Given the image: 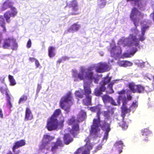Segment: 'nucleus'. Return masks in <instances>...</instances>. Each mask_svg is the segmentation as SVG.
Masks as SVG:
<instances>
[{
  "label": "nucleus",
  "mask_w": 154,
  "mask_h": 154,
  "mask_svg": "<svg viewBox=\"0 0 154 154\" xmlns=\"http://www.w3.org/2000/svg\"><path fill=\"white\" fill-rule=\"evenodd\" d=\"M149 26H145L142 27L141 28L142 34L143 35H144L145 31L146 29L149 28Z\"/></svg>",
  "instance_id": "c03bdc74"
},
{
  "label": "nucleus",
  "mask_w": 154,
  "mask_h": 154,
  "mask_svg": "<svg viewBox=\"0 0 154 154\" xmlns=\"http://www.w3.org/2000/svg\"><path fill=\"white\" fill-rule=\"evenodd\" d=\"M141 134L143 136H147L150 134L151 132L147 128H144L141 131Z\"/></svg>",
  "instance_id": "2f4dec72"
},
{
  "label": "nucleus",
  "mask_w": 154,
  "mask_h": 154,
  "mask_svg": "<svg viewBox=\"0 0 154 154\" xmlns=\"http://www.w3.org/2000/svg\"><path fill=\"white\" fill-rule=\"evenodd\" d=\"M106 4V1L102 0H97V5L99 8H104Z\"/></svg>",
  "instance_id": "cd10ccee"
},
{
  "label": "nucleus",
  "mask_w": 154,
  "mask_h": 154,
  "mask_svg": "<svg viewBox=\"0 0 154 154\" xmlns=\"http://www.w3.org/2000/svg\"><path fill=\"white\" fill-rule=\"evenodd\" d=\"M73 100L71 92L68 91L61 98L60 101V106L61 109L67 111L73 104Z\"/></svg>",
  "instance_id": "7ed1b4c3"
},
{
  "label": "nucleus",
  "mask_w": 154,
  "mask_h": 154,
  "mask_svg": "<svg viewBox=\"0 0 154 154\" xmlns=\"http://www.w3.org/2000/svg\"><path fill=\"white\" fill-rule=\"evenodd\" d=\"M96 116L97 119H93V124L91 126V129L90 130L91 133L94 135H96L98 131H100V129L98 128L99 126V125H100L101 122L100 115H99V114H98Z\"/></svg>",
  "instance_id": "6e6552de"
},
{
  "label": "nucleus",
  "mask_w": 154,
  "mask_h": 154,
  "mask_svg": "<svg viewBox=\"0 0 154 154\" xmlns=\"http://www.w3.org/2000/svg\"><path fill=\"white\" fill-rule=\"evenodd\" d=\"M143 17L144 14L139 11L137 8L134 7L132 9L130 17L136 27L138 26L140 19H142Z\"/></svg>",
  "instance_id": "39448f33"
},
{
  "label": "nucleus",
  "mask_w": 154,
  "mask_h": 154,
  "mask_svg": "<svg viewBox=\"0 0 154 154\" xmlns=\"http://www.w3.org/2000/svg\"><path fill=\"white\" fill-rule=\"evenodd\" d=\"M18 45L16 40L12 38H6L4 40L1 47L3 49H9L11 48L12 50H16Z\"/></svg>",
  "instance_id": "423d86ee"
},
{
  "label": "nucleus",
  "mask_w": 154,
  "mask_h": 154,
  "mask_svg": "<svg viewBox=\"0 0 154 154\" xmlns=\"http://www.w3.org/2000/svg\"><path fill=\"white\" fill-rule=\"evenodd\" d=\"M49 142L48 141L45 142L42 140V143L39 146V149L40 150H42L44 149H46L48 150L49 149L48 146Z\"/></svg>",
  "instance_id": "b1692460"
},
{
  "label": "nucleus",
  "mask_w": 154,
  "mask_h": 154,
  "mask_svg": "<svg viewBox=\"0 0 154 154\" xmlns=\"http://www.w3.org/2000/svg\"><path fill=\"white\" fill-rule=\"evenodd\" d=\"M117 64L120 66L124 67V60H119L117 62Z\"/></svg>",
  "instance_id": "864d4df0"
},
{
  "label": "nucleus",
  "mask_w": 154,
  "mask_h": 154,
  "mask_svg": "<svg viewBox=\"0 0 154 154\" xmlns=\"http://www.w3.org/2000/svg\"><path fill=\"white\" fill-rule=\"evenodd\" d=\"M126 93V91L125 90L123 89L120 91L118 92L119 95H122L125 94Z\"/></svg>",
  "instance_id": "5fc2aeb1"
},
{
  "label": "nucleus",
  "mask_w": 154,
  "mask_h": 154,
  "mask_svg": "<svg viewBox=\"0 0 154 154\" xmlns=\"http://www.w3.org/2000/svg\"><path fill=\"white\" fill-rule=\"evenodd\" d=\"M62 59L63 60L66 61V60H68V59H69V58L68 57H67L65 56H63V57H62Z\"/></svg>",
  "instance_id": "338daca9"
},
{
  "label": "nucleus",
  "mask_w": 154,
  "mask_h": 154,
  "mask_svg": "<svg viewBox=\"0 0 154 154\" xmlns=\"http://www.w3.org/2000/svg\"><path fill=\"white\" fill-rule=\"evenodd\" d=\"M109 65L106 63H100L97 66L96 71L98 73H102L109 70Z\"/></svg>",
  "instance_id": "9b49d317"
},
{
  "label": "nucleus",
  "mask_w": 154,
  "mask_h": 154,
  "mask_svg": "<svg viewBox=\"0 0 154 154\" xmlns=\"http://www.w3.org/2000/svg\"><path fill=\"white\" fill-rule=\"evenodd\" d=\"M27 97L26 95H23L20 98L18 102V103L20 104L25 101L27 99Z\"/></svg>",
  "instance_id": "e433bc0d"
},
{
  "label": "nucleus",
  "mask_w": 154,
  "mask_h": 154,
  "mask_svg": "<svg viewBox=\"0 0 154 154\" xmlns=\"http://www.w3.org/2000/svg\"><path fill=\"white\" fill-rule=\"evenodd\" d=\"M13 3L10 0H6L4 2L0 8L1 11H4L8 8L11 9H13V8H15L13 6Z\"/></svg>",
  "instance_id": "ddd939ff"
},
{
  "label": "nucleus",
  "mask_w": 154,
  "mask_h": 154,
  "mask_svg": "<svg viewBox=\"0 0 154 154\" xmlns=\"http://www.w3.org/2000/svg\"><path fill=\"white\" fill-rule=\"evenodd\" d=\"M89 109L92 112H97L96 115H97L98 113L99 115H100L101 114V108L99 105L91 107L89 108Z\"/></svg>",
  "instance_id": "6ab92c4d"
},
{
  "label": "nucleus",
  "mask_w": 154,
  "mask_h": 154,
  "mask_svg": "<svg viewBox=\"0 0 154 154\" xmlns=\"http://www.w3.org/2000/svg\"><path fill=\"white\" fill-rule=\"evenodd\" d=\"M63 139L65 144L66 145L69 144L73 140V139L71 137L70 134L68 133L64 134Z\"/></svg>",
  "instance_id": "a211bd4d"
},
{
  "label": "nucleus",
  "mask_w": 154,
  "mask_h": 154,
  "mask_svg": "<svg viewBox=\"0 0 154 154\" xmlns=\"http://www.w3.org/2000/svg\"><path fill=\"white\" fill-rule=\"evenodd\" d=\"M85 146L87 148V149L90 151V150L92 149L93 147L91 143H86Z\"/></svg>",
  "instance_id": "a18cd8bd"
},
{
  "label": "nucleus",
  "mask_w": 154,
  "mask_h": 154,
  "mask_svg": "<svg viewBox=\"0 0 154 154\" xmlns=\"http://www.w3.org/2000/svg\"><path fill=\"white\" fill-rule=\"evenodd\" d=\"M0 91L2 94H5L7 97L10 96L8 93L9 91L6 85H5V86L1 87H0Z\"/></svg>",
  "instance_id": "393cba45"
},
{
  "label": "nucleus",
  "mask_w": 154,
  "mask_h": 154,
  "mask_svg": "<svg viewBox=\"0 0 154 154\" xmlns=\"http://www.w3.org/2000/svg\"><path fill=\"white\" fill-rule=\"evenodd\" d=\"M146 77L147 79H149V80H152L153 82H154V75L150 74H148Z\"/></svg>",
  "instance_id": "49530a36"
},
{
  "label": "nucleus",
  "mask_w": 154,
  "mask_h": 154,
  "mask_svg": "<svg viewBox=\"0 0 154 154\" xmlns=\"http://www.w3.org/2000/svg\"><path fill=\"white\" fill-rule=\"evenodd\" d=\"M127 2L134 1L135 4L139 8H141L143 6V0H126Z\"/></svg>",
  "instance_id": "a878e982"
},
{
  "label": "nucleus",
  "mask_w": 154,
  "mask_h": 154,
  "mask_svg": "<svg viewBox=\"0 0 154 154\" xmlns=\"http://www.w3.org/2000/svg\"><path fill=\"white\" fill-rule=\"evenodd\" d=\"M8 78L10 82V85L11 86H14L16 84L15 80L13 76L9 75H8Z\"/></svg>",
  "instance_id": "c756f323"
},
{
  "label": "nucleus",
  "mask_w": 154,
  "mask_h": 154,
  "mask_svg": "<svg viewBox=\"0 0 154 154\" xmlns=\"http://www.w3.org/2000/svg\"><path fill=\"white\" fill-rule=\"evenodd\" d=\"M144 35L142 34V35L139 38V39L137 38L136 36L134 35L133 34H130L128 37L125 38L123 41V46L130 47L133 45L136 46H138L139 45V40L143 41L145 39L144 37Z\"/></svg>",
  "instance_id": "20e7f679"
},
{
  "label": "nucleus",
  "mask_w": 154,
  "mask_h": 154,
  "mask_svg": "<svg viewBox=\"0 0 154 154\" xmlns=\"http://www.w3.org/2000/svg\"><path fill=\"white\" fill-rule=\"evenodd\" d=\"M105 85L103 84L101 85L99 89L102 92H104L105 91L106 88L105 86Z\"/></svg>",
  "instance_id": "09e8293b"
},
{
  "label": "nucleus",
  "mask_w": 154,
  "mask_h": 154,
  "mask_svg": "<svg viewBox=\"0 0 154 154\" xmlns=\"http://www.w3.org/2000/svg\"><path fill=\"white\" fill-rule=\"evenodd\" d=\"M105 131L106 132L105 133V134L103 137V139L106 140L108 138V133L110 131Z\"/></svg>",
  "instance_id": "6e6d98bb"
},
{
  "label": "nucleus",
  "mask_w": 154,
  "mask_h": 154,
  "mask_svg": "<svg viewBox=\"0 0 154 154\" xmlns=\"http://www.w3.org/2000/svg\"><path fill=\"white\" fill-rule=\"evenodd\" d=\"M127 101L126 99L125 98L123 100L122 105L121 107L122 116L124 118L125 116V115L130 112L131 111V109L130 107L128 108L126 106Z\"/></svg>",
  "instance_id": "f8f14e48"
},
{
  "label": "nucleus",
  "mask_w": 154,
  "mask_h": 154,
  "mask_svg": "<svg viewBox=\"0 0 154 154\" xmlns=\"http://www.w3.org/2000/svg\"><path fill=\"white\" fill-rule=\"evenodd\" d=\"M114 84V82H111L109 83L108 85V87L107 92L109 94H111L114 93V91L112 88V86Z\"/></svg>",
  "instance_id": "c85d7f7f"
},
{
  "label": "nucleus",
  "mask_w": 154,
  "mask_h": 154,
  "mask_svg": "<svg viewBox=\"0 0 154 154\" xmlns=\"http://www.w3.org/2000/svg\"><path fill=\"white\" fill-rule=\"evenodd\" d=\"M91 98L92 96H86L85 98L83 100L84 104L86 106L91 105Z\"/></svg>",
  "instance_id": "4be33fe9"
},
{
  "label": "nucleus",
  "mask_w": 154,
  "mask_h": 154,
  "mask_svg": "<svg viewBox=\"0 0 154 154\" xmlns=\"http://www.w3.org/2000/svg\"><path fill=\"white\" fill-rule=\"evenodd\" d=\"M78 97L80 98H82L83 97V94H81L78 91Z\"/></svg>",
  "instance_id": "0e129e2a"
},
{
  "label": "nucleus",
  "mask_w": 154,
  "mask_h": 154,
  "mask_svg": "<svg viewBox=\"0 0 154 154\" xmlns=\"http://www.w3.org/2000/svg\"><path fill=\"white\" fill-rule=\"evenodd\" d=\"M132 65V62L127 60H124V67H126L127 66H131Z\"/></svg>",
  "instance_id": "58836bf2"
},
{
  "label": "nucleus",
  "mask_w": 154,
  "mask_h": 154,
  "mask_svg": "<svg viewBox=\"0 0 154 154\" xmlns=\"http://www.w3.org/2000/svg\"><path fill=\"white\" fill-rule=\"evenodd\" d=\"M102 148V146L101 144H99L97 146L96 148L95 151H97L99 150H100Z\"/></svg>",
  "instance_id": "13d9d810"
},
{
  "label": "nucleus",
  "mask_w": 154,
  "mask_h": 154,
  "mask_svg": "<svg viewBox=\"0 0 154 154\" xmlns=\"http://www.w3.org/2000/svg\"><path fill=\"white\" fill-rule=\"evenodd\" d=\"M128 87L131 91L133 93H142L144 92L145 87L141 85H136L134 82L128 83Z\"/></svg>",
  "instance_id": "0eeeda50"
},
{
  "label": "nucleus",
  "mask_w": 154,
  "mask_h": 154,
  "mask_svg": "<svg viewBox=\"0 0 154 154\" xmlns=\"http://www.w3.org/2000/svg\"><path fill=\"white\" fill-rule=\"evenodd\" d=\"M111 104L114 106H117V104L115 102L114 100L112 98V100H110V102Z\"/></svg>",
  "instance_id": "052dcab7"
},
{
  "label": "nucleus",
  "mask_w": 154,
  "mask_h": 154,
  "mask_svg": "<svg viewBox=\"0 0 154 154\" xmlns=\"http://www.w3.org/2000/svg\"><path fill=\"white\" fill-rule=\"evenodd\" d=\"M69 132L73 137L75 136L77 134V124L73 125Z\"/></svg>",
  "instance_id": "bb28decb"
},
{
  "label": "nucleus",
  "mask_w": 154,
  "mask_h": 154,
  "mask_svg": "<svg viewBox=\"0 0 154 154\" xmlns=\"http://www.w3.org/2000/svg\"><path fill=\"white\" fill-rule=\"evenodd\" d=\"M76 121L75 119V118L73 117H72L70 119H69L68 120V123L69 125H75L77 124L76 123Z\"/></svg>",
  "instance_id": "473e14b6"
},
{
  "label": "nucleus",
  "mask_w": 154,
  "mask_h": 154,
  "mask_svg": "<svg viewBox=\"0 0 154 154\" xmlns=\"http://www.w3.org/2000/svg\"><path fill=\"white\" fill-rule=\"evenodd\" d=\"M86 115V112L84 110H81L79 114V118H80L81 120H82L84 119Z\"/></svg>",
  "instance_id": "72a5a7b5"
},
{
  "label": "nucleus",
  "mask_w": 154,
  "mask_h": 154,
  "mask_svg": "<svg viewBox=\"0 0 154 154\" xmlns=\"http://www.w3.org/2000/svg\"><path fill=\"white\" fill-rule=\"evenodd\" d=\"M7 97V100L8 102V103L9 104V108H11L12 107V105L11 104V97L10 96L8 97Z\"/></svg>",
  "instance_id": "603ef678"
},
{
  "label": "nucleus",
  "mask_w": 154,
  "mask_h": 154,
  "mask_svg": "<svg viewBox=\"0 0 154 154\" xmlns=\"http://www.w3.org/2000/svg\"><path fill=\"white\" fill-rule=\"evenodd\" d=\"M94 94L96 96H100L102 94V92L99 89H96L94 91Z\"/></svg>",
  "instance_id": "4c0bfd02"
},
{
  "label": "nucleus",
  "mask_w": 154,
  "mask_h": 154,
  "mask_svg": "<svg viewBox=\"0 0 154 154\" xmlns=\"http://www.w3.org/2000/svg\"><path fill=\"white\" fill-rule=\"evenodd\" d=\"M60 109H56L53 114L47 120L46 128L49 131L62 129L64 125V119L59 121L57 117L61 113Z\"/></svg>",
  "instance_id": "f257e3e1"
},
{
  "label": "nucleus",
  "mask_w": 154,
  "mask_h": 154,
  "mask_svg": "<svg viewBox=\"0 0 154 154\" xmlns=\"http://www.w3.org/2000/svg\"><path fill=\"white\" fill-rule=\"evenodd\" d=\"M77 29V25L76 24H73L69 29V32H72L76 31Z\"/></svg>",
  "instance_id": "a19ab883"
},
{
  "label": "nucleus",
  "mask_w": 154,
  "mask_h": 154,
  "mask_svg": "<svg viewBox=\"0 0 154 154\" xmlns=\"http://www.w3.org/2000/svg\"><path fill=\"white\" fill-rule=\"evenodd\" d=\"M102 100L105 104L110 102V100H112V97L108 95L105 94L101 96Z\"/></svg>",
  "instance_id": "aec40b11"
},
{
  "label": "nucleus",
  "mask_w": 154,
  "mask_h": 154,
  "mask_svg": "<svg viewBox=\"0 0 154 154\" xmlns=\"http://www.w3.org/2000/svg\"><path fill=\"white\" fill-rule=\"evenodd\" d=\"M107 118H105L104 120L101 122L99 125L102 130L103 131H110V124L107 122Z\"/></svg>",
  "instance_id": "4468645a"
},
{
  "label": "nucleus",
  "mask_w": 154,
  "mask_h": 154,
  "mask_svg": "<svg viewBox=\"0 0 154 154\" xmlns=\"http://www.w3.org/2000/svg\"><path fill=\"white\" fill-rule=\"evenodd\" d=\"M55 48L53 46H50L48 49V55L50 57H54L55 55Z\"/></svg>",
  "instance_id": "5701e85b"
},
{
  "label": "nucleus",
  "mask_w": 154,
  "mask_h": 154,
  "mask_svg": "<svg viewBox=\"0 0 154 154\" xmlns=\"http://www.w3.org/2000/svg\"><path fill=\"white\" fill-rule=\"evenodd\" d=\"M58 146L54 143V145L52 146L51 149V151L52 152H54L57 149H58Z\"/></svg>",
  "instance_id": "8fccbe9b"
},
{
  "label": "nucleus",
  "mask_w": 154,
  "mask_h": 154,
  "mask_svg": "<svg viewBox=\"0 0 154 154\" xmlns=\"http://www.w3.org/2000/svg\"><path fill=\"white\" fill-rule=\"evenodd\" d=\"M54 138V137L51 136L48 134H45L43 136L42 141H45L46 140H48V141L49 142V141L53 140Z\"/></svg>",
  "instance_id": "7c9ffc66"
},
{
  "label": "nucleus",
  "mask_w": 154,
  "mask_h": 154,
  "mask_svg": "<svg viewBox=\"0 0 154 154\" xmlns=\"http://www.w3.org/2000/svg\"><path fill=\"white\" fill-rule=\"evenodd\" d=\"M78 77L81 80L87 79L91 82L93 80H96V79L94 76V73L91 72L82 71L81 73L78 74Z\"/></svg>",
  "instance_id": "1a4fd4ad"
},
{
  "label": "nucleus",
  "mask_w": 154,
  "mask_h": 154,
  "mask_svg": "<svg viewBox=\"0 0 154 154\" xmlns=\"http://www.w3.org/2000/svg\"><path fill=\"white\" fill-rule=\"evenodd\" d=\"M31 44L32 42L30 39H29L28 41L27 45H26V47L27 48H29L31 46Z\"/></svg>",
  "instance_id": "3c124183"
},
{
  "label": "nucleus",
  "mask_w": 154,
  "mask_h": 154,
  "mask_svg": "<svg viewBox=\"0 0 154 154\" xmlns=\"http://www.w3.org/2000/svg\"><path fill=\"white\" fill-rule=\"evenodd\" d=\"M123 146V143L121 140L116 141L114 144L115 147L117 149H121L119 150V153H121L122 152V149Z\"/></svg>",
  "instance_id": "412c9836"
},
{
  "label": "nucleus",
  "mask_w": 154,
  "mask_h": 154,
  "mask_svg": "<svg viewBox=\"0 0 154 154\" xmlns=\"http://www.w3.org/2000/svg\"><path fill=\"white\" fill-rule=\"evenodd\" d=\"M110 78L108 76L104 78V80L103 81V84L105 85H107L108 83L110 82Z\"/></svg>",
  "instance_id": "ea45409f"
},
{
  "label": "nucleus",
  "mask_w": 154,
  "mask_h": 154,
  "mask_svg": "<svg viewBox=\"0 0 154 154\" xmlns=\"http://www.w3.org/2000/svg\"><path fill=\"white\" fill-rule=\"evenodd\" d=\"M84 94L85 96H91L90 94L91 93V90L90 85L87 82H85L84 85Z\"/></svg>",
  "instance_id": "f3484780"
},
{
  "label": "nucleus",
  "mask_w": 154,
  "mask_h": 154,
  "mask_svg": "<svg viewBox=\"0 0 154 154\" xmlns=\"http://www.w3.org/2000/svg\"><path fill=\"white\" fill-rule=\"evenodd\" d=\"M126 98H125L124 99ZM124 100L123 99V97L122 95H119L118 96L117 101L118 103V104L119 105H120V101L121 100Z\"/></svg>",
  "instance_id": "37998d69"
},
{
  "label": "nucleus",
  "mask_w": 154,
  "mask_h": 154,
  "mask_svg": "<svg viewBox=\"0 0 154 154\" xmlns=\"http://www.w3.org/2000/svg\"><path fill=\"white\" fill-rule=\"evenodd\" d=\"M33 118V115L29 107H26L25 111V121L31 120Z\"/></svg>",
  "instance_id": "dca6fc26"
},
{
  "label": "nucleus",
  "mask_w": 154,
  "mask_h": 154,
  "mask_svg": "<svg viewBox=\"0 0 154 154\" xmlns=\"http://www.w3.org/2000/svg\"><path fill=\"white\" fill-rule=\"evenodd\" d=\"M137 102L136 101L135 102H132V104L130 106V108L131 109L133 107L134 108H136L137 107Z\"/></svg>",
  "instance_id": "79ce46f5"
},
{
  "label": "nucleus",
  "mask_w": 154,
  "mask_h": 154,
  "mask_svg": "<svg viewBox=\"0 0 154 154\" xmlns=\"http://www.w3.org/2000/svg\"><path fill=\"white\" fill-rule=\"evenodd\" d=\"M127 99L128 100H132V97L131 95V94H127Z\"/></svg>",
  "instance_id": "680f3d73"
},
{
  "label": "nucleus",
  "mask_w": 154,
  "mask_h": 154,
  "mask_svg": "<svg viewBox=\"0 0 154 154\" xmlns=\"http://www.w3.org/2000/svg\"><path fill=\"white\" fill-rule=\"evenodd\" d=\"M85 142H86V143H90V139L89 137H87L85 140Z\"/></svg>",
  "instance_id": "774afa93"
},
{
  "label": "nucleus",
  "mask_w": 154,
  "mask_h": 154,
  "mask_svg": "<svg viewBox=\"0 0 154 154\" xmlns=\"http://www.w3.org/2000/svg\"><path fill=\"white\" fill-rule=\"evenodd\" d=\"M110 52L111 57L115 58L118 57L122 53L121 48L119 46H114L111 48Z\"/></svg>",
  "instance_id": "9d476101"
},
{
  "label": "nucleus",
  "mask_w": 154,
  "mask_h": 154,
  "mask_svg": "<svg viewBox=\"0 0 154 154\" xmlns=\"http://www.w3.org/2000/svg\"><path fill=\"white\" fill-rule=\"evenodd\" d=\"M42 88V86L40 84H38L37 88V91L38 92Z\"/></svg>",
  "instance_id": "bf43d9fd"
},
{
  "label": "nucleus",
  "mask_w": 154,
  "mask_h": 154,
  "mask_svg": "<svg viewBox=\"0 0 154 154\" xmlns=\"http://www.w3.org/2000/svg\"><path fill=\"white\" fill-rule=\"evenodd\" d=\"M35 63L36 66V68H38L40 66V63L38 60H37V59L35 61Z\"/></svg>",
  "instance_id": "4d7b16f0"
},
{
  "label": "nucleus",
  "mask_w": 154,
  "mask_h": 154,
  "mask_svg": "<svg viewBox=\"0 0 154 154\" xmlns=\"http://www.w3.org/2000/svg\"><path fill=\"white\" fill-rule=\"evenodd\" d=\"M119 126L122 128V129L124 130L126 129L128 127V126L126 123L124 121L120 122L119 123Z\"/></svg>",
  "instance_id": "c9c22d12"
},
{
  "label": "nucleus",
  "mask_w": 154,
  "mask_h": 154,
  "mask_svg": "<svg viewBox=\"0 0 154 154\" xmlns=\"http://www.w3.org/2000/svg\"><path fill=\"white\" fill-rule=\"evenodd\" d=\"M109 113L110 112L109 110L107 111H104L102 112L103 115L104 117H106V118H107V120L110 119Z\"/></svg>",
  "instance_id": "f704fd0d"
},
{
  "label": "nucleus",
  "mask_w": 154,
  "mask_h": 154,
  "mask_svg": "<svg viewBox=\"0 0 154 154\" xmlns=\"http://www.w3.org/2000/svg\"><path fill=\"white\" fill-rule=\"evenodd\" d=\"M55 144L58 146H61L62 145V141L60 139H57Z\"/></svg>",
  "instance_id": "de8ad7c7"
},
{
  "label": "nucleus",
  "mask_w": 154,
  "mask_h": 154,
  "mask_svg": "<svg viewBox=\"0 0 154 154\" xmlns=\"http://www.w3.org/2000/svg\"><path fill=\"white\" fill-rule=\"evenodd\" d=\"M18 13L17 9L15 8H13L11 11L8 10L4 14L3 16L0 15V26L3 28V32H6L7 31L6 27V23L4 19L5 18L6 22L9 23L11 21L10 18L11 17H14Z\"/></svg>",
  "instance_id": "f03ea898"
},
{
  "label": "nucleus",
  "mask_w": 154,
  "mask_h": 154,
  "mask_svg": "<svg viewBox=\"0 0 154 154\" xmlns=\"http://www.w3.org/2000/svg\"><path fill=\"white\" fill-rule=\"evenodd\" d=\"M26 145V141L22 139L15 142L12 148V151L14 152H15V150L20 147Z\"/></svg>",
  "instance_id": "2eb2a0df"
},
{
  "label": "nucleus",
  "mask_w": 154,
  "mask_h": 154,
  "mask_svg": "<svg viewBox=\"0 0 154 154\" xmlns=\"http://www.w3.org/2000/svg\"><path fill=\"white\" fill-rule=\"evenodd\" d=\"M37 59L35 58L34 57H29V60L31 62H33V61H35V60H36Z\"/></svg>",
  "instance_id": "69168bd1"
},
{
  "label": "nucleus",
  "mask_w": 154,
  "mask_h": 154,
  "mask_svg": "<svg viewBox=\"0 0 154 154\" xmlns=\"http://www.w3.org/2000/svg\"><path fill=\"white\" fill-rule=\"evenodd\" d=\"M90 151L88 149L84 150L82 154H89Z\"/></svg>",
  "instance_id": "e2e57ef3"
}]
</instances>
